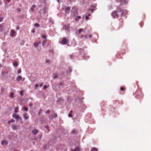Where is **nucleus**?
Segmentation results:
<instances>
[{
    "label": "nucleus",
    "instance_id": "35",
    "mask_svg": "<svg viewBox=\"0 0 151 151\" xmlns=\"http://www.w3.org/2000/svg\"><path fill=\"white\" fill-rule=\"evenodd\" d=\"M45 128L46 129L48 130V131H49V130L48 126V125H46L45 126Z\"/></svg>",
    "mask_w": 151,
    "mask_h": 151
},
{
    "label": "nucleus",
    "instance_id": "20",
    "mask_svg": "<svg viewBox=\"0 0 151 151\" xmlns=\"http://www.w3.org/2000/svg\"><path fill=\"white\" fill-rule=\"evenodd\" d=\"M46 44V40H43L42 42V45L43 46H44Z\"/></svg>",
    "mask_w": 151,
    "mask_h": 151
},
{
    "label": "nucleus",
    "instance_id": "45",
    "mask_svg": "<svg viewBox=\"0 0 151 151\" xmlns=\"http://www.w3.org/2000/svg\"><path fill=\"white\" fill-rule=\"evenodd\" d=\"M38 86V84H36L35 86V88H37Z\"/></svg>",
    "mask_w": 151,
    "mask_h": 151
},
{
    "label": "nucleus",
    "instance_id": "50",
    "mask_svg": "<svg viewBox=\"0 0 151 151\" xmlns=\"http://www.w3.org/2000/svg\"><path fill=\"white\" fill-rule=\"evenodd\" d=\"M88 16H91V14H88Z\"/></svg>",
    "mask_w": 151,
    "mask_h": 151
},
{
    "label": "nucleus",
    "instance_id": "9",
    "mask_svg": "<svg viewBox=\"0 0 151 151\" xmlns=\"http://www.w3.org/2000/svg\"><path fill=\"white\" fill-rule=\"evenodd\" d=\"M1 144L2 145H5L8 144V142L7 141L4 140L2 142Z\"/></svg>",
    "mask_w": 151,
    "mask_h": 151
},
{
    "label": "nucleus",
    "instance_id": "18",
    "mask_svg": "<svg viewBox=\"0 0 151 151\" xmlns=\"http://www.w3.org/2000/svg\"><path fill=\"white\" fill-rule=\"evenodd\" d=\"M72 134H76L77 133V131L76 129H74L71 132Z\"/></svg>",
    "mask_w": 151,
    "mask_h": 151
},
{
    "label": "nucleus",
    "instance_id": "55",
    "mask_svg": "<svg viewBox=\"0 0 151 151\" xmlns=\"http://www.w3.org/2000/svg\"><path fill=\"white\" fill-rule=\"evenodd\" d=\"M8 1H10L11 0H7Z\"/></svg>",
    "mask_w": 151,
    "mask_h": 151
},
{
    "label": "nucleus",
    "instance_id": "54",
    "mask_svg": "<svg viewBox=\"0 0 151 151\" xmlns=\"http://www.w3.org/2000/svg\"><path fill=\"white\" fill-rule=\"evenodd\" d=\"M18 12H19V11H20V9H18Z\"/></svg>",
    "mask_w": 151,
    "mask_h": 151
},
{
    "label": "nucleus",
    "instance_id": "1",
    "mask_svg": "<svg viewBox=\"0 0 151 151\" xmlns=\"http://www.w3.org/2000/svg\"><path fill=\"white\" fill-rule=\"evenodd\" d=\"M60 42L63 45L67 44L68 43V40L65 38L61 39L60 40Z\"/></svg>",
    "mask_w": 151,
    "mask_h": 151
},
{
    "label": "nucleus",
    "instance_id": "37",
    "mask_svg": "<svg viewBox=\"0 0 151 151\" xmlns=\"http://www.w3.org/2000/svg\"><path fill=\"white\" fill-rule=\"evenodd\" d=\"M48 87V86H44L43 87V89H46Z\"/></svg>",
    "mask_w": 151,
    "mask_h": 151
},
{
    "label": "nucleus",
    "instance_id": "32",
    "mask_svg": "<svg viewBox=\"0 0 151 151\" xmlns=\"http://www.w3.org/2000/svg\"><path fill=\"white\" fill-rule=\"evenodd\" d=\"M34 26L37 27H38L39 26V25L38 24H34Z\"/></svg>",
    "mask_w": 151,
    "mask_h": 151
},
{
    "label": "nucleus",
    "instance_id": "41",
    "mask_svg": "<svg viewBox=\"0 0 151 151\" xmlns=\"http://www.w3.org/2000/svg\"><path fill=\"white\" fill-rule=\"evenodd\" d=\"M3 20V18L2 17H0V22L2 21Z\"/></svg>",
    "mask_w": 151,
    "mask_h": 151
},
{
    "label": "nucleus",
    "instance_id": "23",
    "mask_svg": "<svg viewBox=\"0 0 151 151\" xmlns=\"http://www.w3.org/2000/svg\"><path fill=\"white\" fill-rule=\"evenodd\" d=\"M58 75L57 74H54L53 76H52V78H55L57 77Z\"/></svg>",
    "mask_w": 151,
    "mask_h": 151
},
{
    "label": "nucleus",
    "instance_id": "42",
    "mask_svg": "<svg viewBox=\"0 0 151 151\" xmlns=\"http://www.w3.org/2000/svg\"><path fill=\"white\" fill-rule=\"evenodd\" d=\"M23 94V92L22 91H21L20 93V95L22 96Z\"/></svg>",
    "mask_w": 151,
    "mask_h": 151
},
{
    "label": "nucleus",
    "instance_id": "6",
    "mask_svg": "<svg viewBox=\"0 0 151 151\" xmlns=\"http://www.w3.org/2000/svg\"><path fill=\"white\" fill-rule=\"evenodd\" d=\"M23 117L25 120H27L28 119L29 116L27 114L24 113L23 114Z\"/></svg>",
    "mask_w": 151,
    "mask_h": 151
},
{
    "label": "nucleus",
    "instance_id": "31",
    "mask_svg": "<svg viewBox=\"0 0 151 151\" xmlns=\"http://www.w3.org/2000/svg\"><path fill=\"white\" fill-rule=\"evenodd\" d=\"M14 122V119H12L11 121H9L8 123L9 124H10L11 122Z\"/></svg>",
    "mask_w": 151,
    "mask_h": 151
},
{
    "label": "nucleus",
    "instance_id": "11",
    "mask_svg": "<svg viewBox=\"0 0 151 151\" xmlns=\"http://www.w3.org/2000/svg\"><path fill=\"white\" fill-rule=\"evenodd\" d=\"M15 32L14 30H12L10 32V35L11 37H13L15 34Z\"/></svg>",
    "mask_w": 151,
    "mask_h": 151
},
{
    "label": "nucleus",
    "instance_id": "46",
    "mask_svg": "<svg viewBox=\"0 0 151 151\" xmlns=\"http://www.w3.org/2000/svg\"><path fill=\"white\" fill-rule=\"evenodd\" d=\"M50 110H48L46 111V113H50Z\"/></svg>",
    "mask_w": 151,
    "mask_h": 151
},
{
    "label": "nucleus",
    "instance_id": "30",
    "mask_svg": "<svg viewBox=\"0 0 151 151\" xmlns=\"http://www.w3.org/2000/svg\"><path fill=\"white\" fill-rule=\"evenodd\" d=\"M70 8L69 7H67L65 9V11H68L70 10Z\"/></svg>",
    "mask_w": 151,
    "mask_h": 151
},
{
    "label": "nucleus",
    "instance_id": "27",
    "mask_svg": "<svg viewBox=\"0 0 151 151\" xmlns=\"http://www.w3.org/2000/svg\"><path fill=\"white\" fill-rule=\"evenodd\" d=\"M91 151H97V149L95 147H93L92 148Z\"/></svg>",
    "mask_w": 151,
    "mask_h": 151
},
{
    "label": "nucleus",
    "instance_id": "26",
    "mask_svg": "<svg viewBox=\"0 0 151 151\" xmlns=\"http://www.w3.org/2000/svg\"><path fill=\"white\" fill-rule=\"evenodd\" d=\"M13 65L14 66L17 67L18 65V64L16 62H14L13 63Z\"/></svg>",
    "mask_w": 151,
    "mask_h": 151
},
{
    "label": "nucleus",
    "instance_id": "17",
    "mask_svg": "<svg viewBox=\"0 0 151 151\" xmlns=\"http://www.w3.org/2000/svg\"><path fill=\"white\" fill-rule=\"evenodd\" d=\"M12 128L14 130H16L17 129V127L16 125H14L12 127Z\"/></svg>",
    "mask_w": 151,
    "mask_h": 151
},
{
    "label": "nucleus",
    "instance_id": "56",
    "mask_svg": "<svg viewBox=\"0 0 151 151\" xmlns=\"http://www.w3.org/2000/svg\"><path fill=\"white\" fill-rule=\"evenodd\" d=\"M32 32H33V33H34V32H35V31H34V30H33V31H32Z\"/></svg>",
    "mask_w": 151,
    "mask_h": 151
},
{
    "label": "nucleus",
    "instance_id": "12",
    "mask_svg": "<svg viewBox=\"0 0 151 151\" xmlns=\"http://www.w3.org/2000/svg\"><path fill=\"white\" fill-rule=\"evenodd\" d=\"M71 151H80V148L79 147H77L74 150L72 149H71Z\"/></svg>",
    "mask_w": 151,
    "mask_h": 151
},
{
    "label": "nucleus",
    "instance_id": "40",
    "mask_svg": "<svg viewBox=\"0 0 151 151\" xmlns=\"http://www.w3.org/2000/svg\"><path fill=\"white\" fill-rule=\"evenodd\" d=\"M85 18L86 20H88V19L89 18L88 17V16H86V17Z\"/></svg>",
    "mask_w": 151,
    "mask_h": 151
},
{
    "label": "nucleus",
    "instance_id": "43",
    "mask_svg": "<svg viewBox=\"0 0 151 151\" xmlns=\"http://www.w3.org/2000/svg\"><path fill=\"white\" fill-rule=\"evenodd\" d=\"M121 90L122 91H124V88L123 87H121Z\"/></svg>",
    "mask_w": 151,
    "mask_h": 151
},
{
    "label": "nucleus",
    "instance_id": "21",
    "mask_svg": "<svg viewBox=\"0 0 151 151\" xmlns=\"http://www.w3.org/2000/svg\"><path fill=\"white\" fill-rule=\"evenodd\" d=\"M34 45L35 47H37L38 46V44L37 42L35 43L34 44Z\"/></svg>",
    "mask_w": 151,
    "mask_h": 151
},
{
    "label": "nucleus",
    "instance_id": "59",
    "mask_svg": "<svg viewBox=\"0 0 151 151\" xmlns=\"http://www.w3.org/2000/svg\"><path fill=\"white\" fill-rule=\"evenodd\" d=\"M1 65H0V68H1Z\"/></svg>",
    "mask_w": 151,
    "mask_h": 151
},
{
    "label": "nucleus",
    "instance_id": "29",
    "mask_svg": "<svg viewBox=\"0 0 151 151\" xmlns=\"http://www.w3.org/2000/svg\"><path fill=\"white\" fill-rule=\"evenodd\" d=\"M1 93H3L5 91V89L4 88H2L1 89Z\"/></svg>",
    "mask_w": 151,
    "mask_h": 151
},
{
    "label": "nucleus",
    "instance_id": "39",
    "mask_svg": "<svg viewBox=\"0 0 151 151\" xmlns=\"http://www.w3.org/2000/svg\"><path fill=\"white\" fill-rule=\"evenodd\" d=\"M42 111V109H40L39 111V112H38V114H41V112Z\"/></svg>",
    "mask_w": 151,
    "mask_h": 151
},
{
    "label": "nucleus",
    "instance_id": "53",
    "mask_svg": "<svg viewBox=\"0 0 151 151\" xmlns=\"http://www.w3.org/2000/svg\"><path fill=\"white\" fill-rule=\"evenodd\" d=\"M2 3L1 2V0H0V5Z\"/></svg>",
    "mask_w": 151,
    "mask_h": 151
},
{
    "label": "nucleus",
    "instance_id": "5",
    "mask_svg": "<svg viewBox=\"0 0 151 151\" xmlns=\"http://www.w3.org/2000/svg\"><path fill=\"white\" fill-rule=\"evenodd\" d=\"M38 131L37 129H34L32 131V133L35 135H36L38 132Z\"/></svg>",
    "mask_w": 151,
    "mask_h": 151
},
{
    "label": "nucleus",
    "instance_id": "15",
    "mask_svg": "<svg viewBox=\"0 0 151 151\" xmlns=\"http://www.w3.org/2000/svg\"><path fill=\"white\" fill-rule=\"evenodd\" d=\"M22 79V77L21 76H17V78H16V80L17 81H19L20 79Z\"/></svg>",
    "mask_w": 151,
    "mask_h": 151
},
{
    "label": "nucleus",
    "instance_id": "58",
    "mask_svg": "<svg viewBox=\"0 0 151 151\" xmlns=\"http://www.w3.org/2000/svg\"><path fill=\"white\" fill-rule=\"evenodd\" d=\"M57 0L58 1V2H59V0Z\"/></svg>",
    "mask_w": 151,
    "mask_h": 151
},
{
    "label": "nucleus",
    "instance_id": "33",
    "mask_svg": "<svg viewBox=\"0 0 151 151\" xmlns=\"http://www.w3.org/2000/svg\"><path fill=\"white\" fill-rule=\"evenodd\" d=\"M23 109L26 111H28V108L27 107H25L23 108Z\"/></svg>",
    "mask_w": 151,
    "mask_h": 151
},
{
    "label": "nucleus",
    "instance_id": "57",
    "mask_svg": "<svg viewBox=\"0 0 151 151\" xmlns=\"http://www.w3.org/2000/svg\"><path fill=\"white\" fill-rule=\"evenodd\" d=\"M89 37H91V35H90L89 36Z\"/></svg>",
    "mask_w": 151,
    "mask_h": 151
},
{
    "label": "nucleus",
    "instance_id": "4",
    "mask_svg": "<svg viewBox=\"0 0 151 151\" xmlns=\"http://www.w3.org/2000/svg\"><path fill=\"white\" fill-rule=\"evenodd\" d=\"M111 16L113 18H115L117 17L118 14L115 11H114L112 13Z\"/></svg>",
    "mask_w": 151,
    "mask_h": 151
},
{
    "label": "nucleus",
    "instance_id": "3",
    "mask_svg": "<svg viewBox=\"0 0 151 151\" xmlns=\"http://www.w3.org/2000/svg\"><path fill=\"white\" fill-rule=\"evenodd\" d=\"M12 117L13 118L16 119L17 120L21 119V118L19 117L18 115L15 114H13Z\"/></svg>",
    "mask_w": 151,
    "mask_h": 151
},
{
    "label": "nucleus",
    "instance_id": "16",
    "mask_svg": "<svg viewBox=\"0 0 151 151\" xmlns=\"http://www.w3.org/2000/svg\"><path fill=\"white\" fill-rule=\"evenodd\" d=\"M4 28V25L3 24H0V32L2 31Z\"/></svg>",
    "mask_w": 151,
    "mask_h": 151
},
{
    "label": "nucleus",
    "instance_id": "22",
    "mask_svg": "<svg viewBox=\"0 0 151 151\" xmlns=\"http://www.w3.org/2000/svg\"><path fill=\"white\" fill-rule=\"evenodd\" d=\"M73 112L72 111H70V112L68 114V116L69 117H72V114Z\"/></svg>",
    "mask_w": 151,
    "mask_h": 151
},
{
    "label": "nucleus",
    "instance_id": "49",
    "mask_svg": "<svg viewBox=\"0 0 151 151\" xmlns=\"http://www.w3.org/2000/svg\"><path fill=\"white\" fill-rule=\"evenodd\" d=\"M16 29L17 30H18L19 29V27H17L16 28Z\"/></svg>",
    "mask_w": 151,
    "mask_h": 151
},
{
    "label": "nucleus",
    "instance_id": "38",
    "mask_svg": "<svg viewBox=\"0 0 151 151\" xmlns=\"http://www.w3.org/2000/svg\"><path fill=\"white\" fill-rule=\"evenodd\" d=\"M21 72V69H19L18 71V73L20 74Z\"/></svg>",
    "mask_w": 151,
    "mask_h": 151
},
{
    "label": "nucleus",
    "instance_id": "47",
    "mask_svg": "<svg viewBox=\"0 0 151 151\" xmlns=\"http://www.w3.org/2000/svg\"><path fill=\"white\" fill-rule=\"evenodd\" d=\"M32 105V103H30L29 104V106L31 107Z\"/></svg>",
    "mask_w": 151,
    "mask_h": 151
},
{
    "label": "nucleus",
    "instance_id": "52",
    "mask_svg": "<svg viewBox=\"0 0 151 151\" xmlns=\"http://www.w3.org/2000/svg\"><path fill=\"white\" fill-rule=\"evenodd\" d=\"M70 1H74V0H69Z\"/></svg>",
    "mask_w": 151,
    "mask_h": 151
},
{
    "label": "nucleus",
    "instance_id": "51",
    "mask_svg": "<svg viewBox=\"0 0 151 151\" xmlns=\"http://www.w3.org/2000/svg\"><path fill=\"white\" fill-rule=\"evenodd\" d=\"M2 74L3 75H4V74L5 73V72H2Z\"/></svg>",
    "mask_w": 151,
    "mask_h": 151
},
{
    "label": "nucleus",
    "instance_id": "2",
    "mask_svg": "<svg viewBox=\"0 0 151 151\" xmlns=\"http://www.w3.org/2000/svg\"><path fill=\"white\" fill-rule=\"evenodd\" d=\"M69 26V25L67 24L66 25H64L63 27V29L65 30L66 32L69 31L70 27Z\"/></svg>",
    "mask_w": 151,
    "mask_h": 151
},
{
    "label": "nucleus",
    "instance_id": "24",
    "mask_svg": "<svg viewBox=\"0 0 151 151\" xmlns=\"http://www.w3.org/2000/svg\"><path fill=\"white\" fill-rule=\"evenodd\" d=\"M81 18V17L80 16H78L76 18L75 20L77 21H78L79 19Z\"/></svg>",
    "mask_w": 151,
    "mask_h": 151
},
{
    "label": "nucleus",
    "instance_id": "44",
    "mask_svg": "<svg viewBox=\"0 0 151 151\" xmlns=\"http://www.w3.org/2000/svg\"><path fill=\"white\" fill-rule=\"evenodd\" d=\"M43 85L42 83H41L40 84H39V86L40 87H42Z\"/></svg>",
    "mask_w": 151,
    "mask_h": 151
},
{
    "label": "nucleus",
    "instance_id": "36",
    "mask_svg": "<svg viewBox=\"0 0 151 151\" xmlns=\"http://www.w3.org/2000/svg\"><path fill=\"white\" fill-rule=\"evenodd\" d=\"M10 97L11 98H13V93H11L10 95Z\"/></svg>",
    "mask_w": 151,
    "mask_h": 151
},
{
    "label": "nucleus",
    "instance_id": "7",
    "mask_svg": "<svg viewBox=\"0 0 151 151\" xmlns=\"http://www.w3.org/2000/svg\"><path fill=\"white\" fill-rule=\"evenodd\" d=\"M117 2H120L124 4H126L127 3V1L125 0H116Z\"/></svg>",
    "mask_w": 151,
    "mask_h": 151
},
{
    "label": "nucleus",
    "instance_id": "25",
    "mask_svg": "<svg viewBox=\"0 0 151 151\" xmlns=\"http://www.w3.org/2000/svg\"><path fill=\"white\" fill-rule=\"evenodd\" d=\"M42 37L44 39L43 40H46L47 36L46 35H44L42 36Z\"/></svg>",
    "mask_w": 151,
    "mask_h": 151
},
{
    "label": "nucleus",
    "instance_id": "13",
    "mask_svg": "<svg viewBox=\"0 0 151 151\" xmlns=\"http://www.w3.org/2000/svg\"><path fill=\"white\" fill-rule=\"evenodd\" d=\"M57 117V114L55 113H53V114L51 115L50 117L52 118H55Z\"/></svg>",
    "mask_w": 151,
    "mask_h": 151
},
{
    "label": "nucleus",
    "instance_id": "14",
    "mask_svg": "<svg viewBox=\"0 0 151 151\" xmlns=\"http://www.w3.org/2000/svg\"><path fill=\"white\" fill-rule=\"evenodd\" d=\"M36 7V6L35 5H33L32 6V7L31 8L30 10L31 11H33L34 10L35 8Z\"/></svg>",
    "mask_w": 151,
    "mask_h": 151
},
{
    "label": "nucleus",
    "instance_id": "28",
    "mask_svg": "<svg viewBox=\"0 0 151 151\" xmlns=\"http://www.w3.org/2000/svg\"><path fill=\"white\" fill-rule=\"evenodd\" d=\"M70 57L71 59H74V57L73 55H70Z\"/></svg>",
    "mask_w": 151,
    "mask_h": 151
},
{
    "label": "nucleus",
    "instance_id": "8",
    "mask_svg": "<svg viewBox=\"0 0 151 151\" xmlns=\"http://www.w3.org/2000/svg\"><path fill=\"white\" fill-rule=\"evenodd\" d=\"M117 2H120L124 4H126L127 3V1L125 0H116Z\"/></svg>",
    "mask_w": 151,
    "mask_h": 151
},
{
    "label": "nucleus",
    "instance_id": "34",
    "mask_svg": "<svg viewBox=\"0 0 151 151\" xmlns=\"http://www.w3.org/2000/svg\"><path fill=\"white\" fill-rule=\"evenodd\" d=\"M18 108H16L14 110V112L15 113H17L18 112Z\"/></svg>",
    "mask_w": 151,
    "mask_h": 151
},
{
    "label": "nucleus",
    "instance_id": "10",
    "mask_svg": "<svg viewBox=\"0 0 151 151\" xmlns=\"http://www.w3.org/2000/svg\"><path fill=\"white\" fill-rule=\"evenodd\" d=\"M83 32V29H80L76 33L77 34H80L82 32Z\"/></svg>",
    "mask_w": 151,
    "mask_h": 151
},
{
    "label": "nucleus",
    "instance_id": "19",
    "mask_svg": "<svg viewBox=\"0 0 151 151\" xmlns=\"http://www.w3.org/2000/svg\"><path fill=\"white\" fill-rule=\"evenodd\" d=\"M45 62L47 64H50L51 63L52 61L50 60H46Z\"/></svg>",
    "mask_w": 151,
    "mask_h": 151
},
{
    "label": "nucleus",
    "instance_id": "48",
    "mask_svg": "<svg viewBox=\"0 0 151 151\" xmlns=\"http://www.w3.org/2000/svg\"><path fill=\"white\" fill-rule=\"evenodd\" d=\"M94 9H90V11L91 12H92V11L94 10Z\"/></svg>",
    "mask_w": 151,
    "mask_h": 151
}]
</instances>
